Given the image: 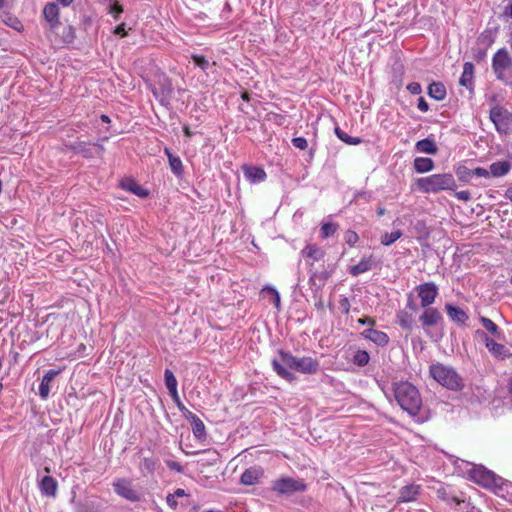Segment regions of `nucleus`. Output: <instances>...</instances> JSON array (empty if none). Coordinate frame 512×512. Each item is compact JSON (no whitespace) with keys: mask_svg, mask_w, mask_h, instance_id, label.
Instances as JSON below:
<instances>
[{"mask_svg":"<svg viewBox=\"0 0 512 512\" xmlns=\"http://www.w3.org/2000/svg\"><path fill=\"white\" fill-rule=\"evenodd\" d=\"M423 308L430 307L438 296V287L433 282H425L415 287Z\"/></svg>","mask_w":512,"mask_h":512,"instance_id":"nucleus-9","label":"nucleus"},{"mask_svg":"<svg viewBox=\"0 0 512 512\" xmlns=\"http://www.w3.org/2000/svg\"><path fill=\"white\" fill-rule=\"evenodd\" d=\"M415 149L418 152L425 154H436L438 152V147L435 141L431 138L419 140L415 145Z\"/></svg>","mask_w":512,"mask_h":512,"instance_id":"nucleus-26","label":"nucleus"},{"mask_svg":"<svg viewBox=\"0 0 512 512\" xmlns=\"http://www.w3.org/2000/svg\"><path fill=\"white\" fill-rule=\"evenodd\" d=\"M344 240L349 246L352 247L358 242L359 236L355 231L348 230L344 234Z\"/></svg>","mask_w":512,"mask_h":512,"instance_id":"nucleus-42","label":"nucleus"},{"mask_svg":"<svg viewBox=\"0 0 512 512\" xmlns=\"http://www.w3.org/2000/svg\"><path fill=\"white\" fill-rule=\"evenodd\" d=\"M417 186L423 193H438L444 190H454L457 185L451 173H440L419 178Z\"/></svg>","mask_w":512,"mask_h":512,"instance_id":"nucleus-4","label":"nucleus"},{"mask_svg":"<svg viewBox=\"0 0 512 512\" xmlns=\"http://www.w3.org/2000/svg\"><path fill=\"white\" fill-rule=\"evenodd\" d=\"M244 175L252 183L262 182L266 179V172L260 167H245Z\"/></svg>","mask_w":512,"mask_h":512,"instance_id":"nucleus-25","label":"nucleus"},{"mask_svg":"<svg viewBox=\"0 0 512 512\" xmlns=\"http://www.w3.org/2000/svg\"><path fill=\"white\" fill-rule=\"evenodd\" d=\"M120 186L138 197L144 198L148 196V191L141 187L136 181L133 179L127 178L120 182Z\"/></svg>","mask_w":512,"mask_h":512,"instance_id":"nucleus-22","label":"nucleus"},{"mask_svg":"<svg viewBox=\"0 0 512 512\" xmlns=\"http://www.w3.org/2000/svg\"><path fill=\"white\" fill-rule=\"evenodd\" d=\"M292 144L294 147L305 150L308 147V142L304 137H295L292 139Z\"/></svg>","mask_w":512,"mask_h":512,"instance_id":"nucleus-47","label":"nucleus"},{"mask_svg":"<svg viewBox=\"0 0 512 512\" xmlns=\"http://www.w3.org/2000/svg\"><path fill=\"white\" fill-rule=\"evenodd\" d=\"M455 196L458 200L467 202L471 199V194L468 190H462L455 193Z\"/></svg>","mask_w":512,"mask_h":512,"instance_id":"nucleus-49","label":"nucleus"},{"mask_svg":"<svg viewBox=\"0 0 512 512\" xmlns=\"http://www.w3.org/2000/svg\"><path fill=\"white\" fill-rule=\"evenodd\" d=\"M301 256L305 259L306 264L312 267L324 258L325 251L315 244H309L301 250Z\"/></svg>","mask_w":512,"mask_h":512,"instance_id":"nucleus-11","label":"nucleus"},{"mask_svg":"<svg viewBox=\"0 0 512 512\" xmlns=\"http://www.w3.org/2000/svg\"><path fill=\"white\" fill-rule=\"evenodd\" d=\"M43 16L51 30L59 26V7L56 3H47L43 9Z\"/></svg>","mask_w":512,"mask_h":512,"instance_id":"nucleus-15","label":"nucleus"},{"mask_svg":"<svg viewBox=\"0 0 512 512\" xmlns=\"http://www.w3.org/2000/svg\"><path fill=\"white\" fill-rule=\"evenodd\" d=\"M166 502L172 509H176L178 507L176 498H174L173 495L168 494L166 497Z\"/></svg>","mask_w":512,"mask_h":512,"instance_id":"nucleus-52","label":"nucleus"},{"mask_svg":"<svg viewBox=\"0 0 512 512\" xmlns=\"http://www.w3.org/2000/svg\"><path fill=\"white\" fill-rule=\"evenodd\" d=\"M506 195L509 198V200L512 202V189H508L506 192Z\"/></svg>","mask_w":512,"mask_h":512,"instance_id":"nucleus-61","label":"nucleus"},{"mask_svg":"<svg viewBox=\"0 0 512 512\" xmlns=\"http://www.w3.org/2000/svg\"><path fill=\"white\" fill-rule=\"evenodd\" d=\"M170 495H173L174 498H181V497H185L187 496V493L184 489L182 488H177L173 493H171Z\"/></svg>","mask_w":512,"mask_h":512,"instance_id":"nucleus-54","label":"nucleus"},{"mask_svg":"<svg viewBox=\"0 0 512 512\" xmlns=\"http://www.w3.org/2000/svg\"><path fill=\"white\" fill-rule=\"evenodd\" d=\"M492 69L498 80L512 85V58L506 48L499 49L493 55Z\"/></svg>","mask_w":512,"mask_h":512,"instance_id":"nucleus-5","label":"nucleus"},{"mask_svg":"<svg viewBox=\"0 0 512 512\" xmlns=\"http://www.w3.org/2000/svg\"><path fill=\"white\" fill-rule=\"evenodd\" d=\"M158 461L154 458L145 457L139 464V470L142 475H151L155 472Z\"/></svg>","mask_w":512,"mask_h":512,"instance_id":"nucleus-34","label":"nucleus"},{"mask_svg":"<svg viewBox=\"0 0 512 512\" xmlns=\"http://www.w3.org/2000/svg\"><path fill=\"white\" fill-rule=\"evenodd\" d=\"M490 120L493 122L499 134L512 132V113L501 106H495L490 110Z\"/></svg>","mask_w":512,"mask_h":512,"instance_id":"nucleus-7","label":"nucleus"},{"mask_svg":"<svg viewBox=\"0 0 512 512\" xmlns=\"http://www.w3.org/2000/svg\"><path fill=\"white\" fill-rule=\"evenodd\" d=\"M377 214L379 216H383L385 214V208L379 207L378 210H377Z\"/></svg>","mask_w":512,"mask_h":512,"instance_id":"nucleus-59","label":"nucleus"},{"mask_svg":"<svg viewBox=\"0 0 512 512\" xmlns=\"http://www.w3.org/2000/svg\"><path fill=\"white\" fill-rule=\"evenodd\" d=\"M471 478L475 482L486 486L491 483L492 475L489 471L473 470L471 472Z\"/></svg>","mask_w":512,"mask_h":512,"instance_id":"nucleus-35","label":"nucleus"},{"mask_svg":"<svg viewBox=\"0 0 512 512\" xmlns=\"http://www.w3.org/2000/svg\"><path fill=\"white\" fill-rule=\"evenodd\" d=\"M108 12L112 14L115 19H118L119 15L123 12V9L122 6L118 3V1L115 0L110 4Z\"/></svg>","mask_w":512,"mask_h":512,"instance_id":"nucleus-43","label":"nucleus"},{"mask_svg":"<svg viewBox=\"0 0 512 512\" xmlns=\"http://www.w3.org/2000/svg\"><path fill=\"white\" fill-rule=\"evenodd\" d=\"M114 492L121 498L130 502H139L143 494L128 478H115L112 483Z\"/></svg>","mask_w":512,"mask_h":512,"instance_id":"nucleus-6","label":"nucleus"},{"mask_svg":"<svg viewBox=\"0 0 512 512\" xmlns=\"http://www.w3.org/2000/svg\"><path fill=\"white\" fill-rule=\"evenodd\" d=\"M242 98H243V100H248V99H249L248 94H247V93H244V94L242 95Z\"/></svg>","mask_w":512,"mask_h":512,"instance_id":"nucleus-64","label":"nucleus"},{"mask_svg":"<svg viewBox=\"0 0 512 512\" xmlns=\"http://www.w3.org/2000/svg\"><path fill=\"white\" fill-rule=\"evenodd\" d=\"M441 313L432 307L424 308L423 313L419 317L420 322L424 327H432L438 325L442 321Z\"/></svg>","mask_w":512,"mask_h":512,"instance_id":"nucleus-13","label":"nucleus"},{"mask_svg":"<svg viewBox=\"0 0 512 512\" xmlns=\"http://www.w3.org/2000/svg\"><path fill=\"white\" fill-rule=\"evenodd\" d=\"M417 107L421 112H427L429 110V105L423 97L418 99Z\"/></svg>","mask_w":512,"mask_h":512,"instance_id":"nucleus-50","label":"nucleus"},{"mask_svg":"<svg viewBox=\"0 0 512 512\" xmlns=\"http://www.w3.org/2000/svg\"><path fill=\"white\" fill-rule=\"evenodd\" d=\"M38 486H39V489H40V492L42 495L49 497V498L56 497L57 490H58V483H57L56 479H54L53 477H51L49 475L44 476L39 481Z\"/></svg>","mask_w":512,"mask_h":512,"instance_id":"nucleus-16","label":"nucleus"},{"mask_svg":"<svg viewBox=\"0 0 512 512\" xmlns=\"http://www.w3.org/2000/svg\"><path fill=\"white\" fill-rule=\"evenodd\" d=\"M184 132H185V134H186L187 136H190V135H191V133H190V131H189L188 127H185V128H184Z\"/></svg>","mask_w":512,"mask_h":512,"instance_id":"nucleus-63","label":"nucleus"},{"mask_svg":"<svg viewBox=\"0 0 512 512\" xmlns=\"http://www.w3.org/2000/svg\"><path fill=\"white\" fill-rule=\"evenodd\" d=\"M281 362L276 359L272 360V367L278 376L293 382L296 376L293 372L289 371L286 367L293 369L302 374H316L320 369V363L317 359L310 356L296 357L290 352L280 351Z\"/></svg>","mask_w":512,"mask_h":512,"instance_id":"nucleus-1","label":"nucleus"},{"mask_svg":"<svg viewBox=\"0 0 512 512\" xmlns=\"http://www.w3.org/2000/svg\"><path fill=\"white\" fill-rule=\"evenodd\" d=\"M468 174L474 175V176H477V177H484V178H489L491 176L490 169L487 170V169L482 168V167H477L474 170L468 172Z\"/></svg>","mask_w":512,"mask_h":512,"instance_id":"nucleus-46","label":"nucleus"},{"mask_svg":"<svg viewBox=\"0 0 512 512\" xmlns=\"http://www.w3.org/2000/svg\"><path fill=\"white\" fill-rule=\"evenodd\" d=\"M504 15L512 19V0H509L508 4L505 6Z\"/></svg>","mask_w":512,"mask_h":512,"instance_id":"nucleus-55","label":"nucleus"},{"mask_svg":"<svg viewBox=\"0 0 512 512\" xmlns=\"http://www.w3.org/2000/svg\"><path fill=\"white\" fill-rule=\"evenodd\" d=\"M188 413H189L188 418L191 420L192 431H193L194 436L199 440L205 439L206 430H205V425H204L203 421L200 418H198L195 414H193L191 412H188Z\"/></svg>","mask_w":512,"mask_h":512,"instance_id":"nucleus-24","label":"nucleus"},{"mask_svg":"<svg viewBox=\"0 0 512 512\" xmlns=\"http://www.w3.org/2000/svg\"><path fill=\"white\" fill-rule=\"evenodd\" d=\"M114 34L119 35L121 37H124L127 35V32L125 30V24H120L114 29Z\"/></svg>","mask_w":512,"mask_h":512,"instance_id":"nucleus-53","label":"nucleus"},{"mask_svg":"<svg viewBox=\"0 0 512 512\" xmlns=\"http://www.w3.org/2000/svg\"><path fill=\"white\" fill-rule=\"evenodd\" d=\"M407 90L414 95H418L422 92L421 85L417 82H411L407 85Z\"/></svg>","mask_w":512,"mask_h":512,"instance_id":"nucleus-48","label":"nucleus"},{"mask_svg":"<svg viewBox=\"0 0 512 512\" xmlns=\"http://www.w3.org/2000/svg\"><path fill=\"white\" fill-rule=\"evenodd\" d=\"M393 394L403 410L411 416L418 414L422 405V398L414 385L406 381L394 383Z\"/></svg>","mask_w":512,"mask_h":512,"instance_id":"nucleus-2","label":"nucleus"},{"mask_svg":"<svg viewBox=\"0 0 512 512\" xmlns=\"http://www.w3.org/2000/svg\"><path fill=\"white\" fill-rule=\"evenodd\" d=\"M61 373V370H49L47 371L39 385V395L42 399H47L50 393V383L53 379Z\"/></svg>","mask_w":512,"mask_h":512,"instance_id":"nucleus-20","label":"nucleus"},{"mask_svg":"<svg viewBox=\"0 0 512 512\" xmlns=\"http://www.w3.org/2000/svg\"><path fill=\"white\" fill-rule=\"evenodd\" d=\"M480 321L483 327L488 330L490 333L496 335L498 334V326L489 318L481 317Z\"/></svg>","mask_w":512,"mask_h":512,"instance_id":"nucleus-41","label":"nucleus"},{"mask_svg":"<svg viewBox=\"0 0 512 512\" xmlns=\"http://www.w3.org/2000/svg\"><path fill=\"white\" fill-rule=\"evenodd\" d=\"M70 503L73 505L74 512H100L102 504L96 498H86L83 501L76 500V492L72 490Z\"/></svg>","mask_w":512,"mask_h":512,"instance_id":"nucleus-10","label":"nucleus"},{"mask_svg":"<svg viewBox=\"0 0 512 512\" xmlns=\"http://www.w3.org/2000/svg\"><path fill=\"white\" fill-rule=\"evenodd\" d=\"M329 275L326 272H312L310 270V277L309 282L311 286H318V288L324 286L326 280L328 279Z\"/></svg>","mask_w":512,"mask_h":512,"instance_id":"nucleus-36","label":"nucleus"},{"mask_svg":"<svg viewBox=\"0 0 512 512\" xmlns=\"http://www.w3.org/2000/svg\"><path fill=\"white\" fill-rule=\"evenodd\" d=\"M358 323L361 325L368 324L370 326H373L375 324V320L373 318H360L358 319Z\"/></svg>","mask_w":512,"mask_h":512,"instance_id":"nucleus-56","label":"nucleus"},{"mask_svg":"<svg viewBox=\"0 0 512 512\" xmlns=\"http://www.w3.org/2000/svg\"><path fill=\"white\" fill-rule=\"evenodd\" d=\"M445 311L448 317L457 325H465L469 319L468 314L460 307L453 304L447 303L445 305Z\"/></svg>","mask_w":512,"mask_h":512,"instance_id":"nucleus-17","label":"nucleus"},{"mask_svg":"<svg viewBox=\"0 0 512 512\" xmlns=\"http://www.w3.org/2000/svg\"><path fill=\"white\" fill-rule=\"evenodd\" d=\"M337 230V225L334 223H324L321 226V236L322 238H328L332 236Z\"/></svg>","mask_w":512,"mask_h":512,"instance_id":"nucleus-40","label":"nucleus"},{"mask_svg":"<svg viewBox=\"0 0 512 512\" xmlns=\"http://www.w3.org/2000/svg\"><path fill=\"white\" fill-rule=\"evenodd\" d=\"M262 292H268L272 295L273 297V303L274 305L276 306V308H279L280 307V295L278 293V291L273 288V287H265Z\"/></svg>","mask_w":512,"mask_h":512,"instance_id":"nucleus-44","label":"nucleus"},{"mask_svg":"<svg viewBox=\"0 0 512 512\" xmlns=\"http://www.w3.org/2000/svg\"><path fill=\"white\" fill-rule=\"evenodd\" d=\"M473 74H474V66L470 62H466L463 65V72L460 77V84L466 88L472 87L473 82Z\"/></svg>","mask_w":512,"mask_h":512,"instance_id":"nucleus-29","label":"nucleus"},{"mask_svg":"<svg viewBox=\"0 0 512 512\" xmlns=\"http://www.w3.org/2000/svg\"><path fill=\"white\" fill-rule=\"evenodd\" d=\"M64 7L69 6L73 0H58Z\"/></svg>","mask_w":512,"mask_h":512,"instance_id":"nucleus-57","label":"nucleus"},{"mask_svg":"<svg viewBox=\"0 0 512 512\" xmlns=\"http://www.w3.org/2000/svg\"><path fill=\"white\" fill-rule=\"evenodd\" d=\"M166 464L173 471L182 472V470H183L181 464L176 461L169 460L166 462Z\"/></svg>","mask_w":512,"mask_h":512,"instance_id":"nucleus-51","label":"nucleus"},{"mask_svg":"<svg viewBox=\"0 0 512 512\" xmlns=\"http://www.w3.org/2000/svg\"><path fill=\"white\" fill-rule=\"evenodd\" d=\"M429 373L436 382L449 390L458 391L464 386L461 376L450 366L441 363L432 364Z\"/></svg>","mask_w":512,"mask_h":512,"instance_id":"nucleus-3","label":"nucleus"},{"mask_svg":"<svg viewBox=\"0 0 512 512\" xmlns=\"http://www.w3.org/2000/svg\"><path fill=\"white\" fill-rule=\"evenodd\" d=\"M407 307H409L411 310H416V305L412 300H409L407 303Z\"/></svg>","mask_w":512,"mask_h":512,"instance_id":"nucleus-58","label":"nucleus"},{"mask_svg":"<svg viewBox=\"0 0 512 512\" xmlns=\"http://www.w3.org/2000/svg\"><path fill=\"white\" fill-rule=\"evenodd\" d=\"M164 152L168 157L169 165L172 172L176 176H181L183 173V165L181 159L177 156H174L169 148H165Z\"/></svg>","mask_w":512,"mask_h":512,"instance_id":"nucleus-31","label":"nucleus"},{"mask_svg":"<svg viewBox=\"0 0 512 512\" xmlns=\"http://www.w3.org/2000/svg\"><path fill=\"white\" fill-rule=\"evenodd\" d=\"M164 380L165 385L169 391L171 397L177 402L178 407L181 411L186 410L184 406L179 402V396L177 392V379L174 376L173 372L169 369H166L164 372Z\"/></svg>","mask_w":512,"mask_h":512,"instance_id":"nucleus-18","label":"nucleus"},{"mask_svg":"<svg viewBox=\"0 0 512 512\" xmlns=\"http://www.w3.org/2000/svg\"><path fill=\"white\" fill-rule=\"evenodd\" d=\"M361 335L378 346H386L389 342V336L385 332L373 328L365 329Z\"/></svg>","mask_w":512,"mask_h":512,"instance_id":"nucleus-19","label":"nucleus"},{"mask_svg":"<svg viewBox=\"0 0 512 512\" xmlns=\"http://www.w3.org/2000/svg\"><path fill=\"white\" fill-rule=\"evenodd\" d=\"M307 488L306 484L301 479H294L291 477H281L275 480L272 484V490L281 495H289L295 492H303Z\"/></svg>","mask_w":512,"mask_h":512,"instance_id":"nucleus-8","label":"nucleus"},{"mask_svg":"<svg viewBox=\"0 0 512 512\" xmlns=\"http://www.w3.org/2000/svg\"><path fill=\"white\" fill-rule=\"evenodd\" d=\"M335 134L337 135V137L340 140H342L343 142H345L346 144H349V145H358L362 142V140L360 138L349 136L347 133L342 131L339 127L335 128Z\"/></svg>","mask_w":512,"mask_h":512,"instance_id":"nucleus-37","label":"nucleus"},{"mask_svg":"<svg viewBox=\"0 0 512 512\" xmlns=\"http://www.w3.org/2000/svg\"><path fill=\"white\" fill-rule=\"evenodd\" d=\"M402 232L400 230L393 231L391 233H384L381 236V244L384 246H389L401 238Z\"/></svg>","mask_w":512,"mask_h":512,"instance_id":"nucleus-38","label":"nucleus"},{"mask_svg":"<svg viewBox=\"0 0 512 512\" xmlns=\"http://www.w3.org/2000/svg\"><path fill=\"white\" fill-rule=\"evenodd\" d=\"M413 166L417 173H427L433 170L434 162L431 158L417 157L414 159Z\"/></svg>","mask_w":512,"mask_h":512,"instance_id":"nucleus-28","label":"nucleus"},{"mask_svg":"<svg viewBox=\"0 0 512 512\" xmlns=\"http://www.w3.org/2000/svg\"><path fill=\"white\" fill-rule=\"evenodd\" d=\"M484 336L485 346L489 350V352L498 359H506L510 356V352L506 346L503 344L495 342L493 339L489 338L485 333L481 332Z\"/></svg>","mask_w":512,"mask_h":512,"instance_id":"nucleus-12","label":"nucleus"},{"mask_svg":"<svg viewBox=\"0 0 512 512\" xmlns=\"http://www.w3.org/2000/svg\"><path fill=\"white\" fill-rule=\"evenodd\" d=\"M370 360L369 354L365 350H358L353 356L354 364L358 366H365Z\"/></svg>","mask_w":512,"mask_h":512,"instance_id":"nucleus-39","label":"nucleus"},{"mask_svg":"<svg viewBox=\"0 0 512 512\" xmlns=\"http://www.w3.org/2000/svg\"><path fill=\"white\" fill-rule=\"evenodd\" d=\"M152 91L154 96L159 99L162 105L167 106L169 104L172 94V87L169 83L167 85H162L161 88L154 87Z\"/></svg>","mask_w":512,"mask_h":512,"instance_id":"nucleus-27","label":"nucleus"},{"mask_svg":"<svg viewBox=\"0 0 512 512\" xmlns=\"http://www.w3.org/2000/svg\"><path fill=\"white\" fill-rule=\"evenodd\" d=\"M263 476V469L260 467H250L246 469L241 475V483L244 485H254L258 483L259 479Z\"/></svg>","mask_w":512,"mask_h":512,"instance_id":"nucleus-21","label":"nucleus"},{"mask_svg":"<svg viewBox=\"0 0 512 512\" xmlns=\"http://www.w3.org/2000/svg\"><path fill=\"white\" fill-rule=\"evenodd\" d=\"M101 120L105 123H109L110 122V118L107 116V115H101Z\"/></svg>","mask_w":512,"mask_h":512,"instance_id":"nucleus-60","label":"nucleus"},{"mask_svg":"<svg viewBox=\"0 0 512 512\" xmlns=\"http://www.w3.org/2000/svg\"><path fill=\"white\" fill-rule=\"evenodd\" d=\"M397 320L401 328L411 331L414 328L415 320L413 316L405 310L397 313Z\"/></svg>","mask_w":512,"mask_h":512,"instance_id":"nucleus-33","label":"nucleus"},{"mask_svg":"<svg viewBox=\"0 0 512 512\" xmlns=\"http://www.w3.org/2000/svg\"><path fill=\"white\" fill-rule=\"evenodd\" d=\"M376 265V261L373 255L363 257L358 264L352 265L348 268V271L353 276H359L365 272L370 271Z\"/></svg>","mask_w":512,"mask_h":512,"instance_id":"nucleus-14","label":"nucleus"},{"mask_svg":"<svg viewBox=\"0 0 512 512\" xmlns=\"http://www.w3.org/2000/svg\"><path fill=\"white\" fill-rule=\"evenodd\" d=\"M509 392L511 393L512 395V378L510 379L509 381Z\"/></svg>","mask_w":512,"mask_h":512,"instance_id":"nucleus-62","label":"nucleus"},{"mask_svg":"<svg viewBox=\"0 0 512 512\" xmlns=\"http://www.w3.org/2000/svg\"><path fill=\"white\" fill-rule=\"evenodd\" d=\"M419 493V486L407 485L400 490L399 501L410 502L413 501Z\"/></svg>","mask_w":512,"mask_h":512,"instance_id":"nucleus-32","label":"nucleus"},{"mask_svg":"<svg viewBox=\"0 0 512 512\" xmlns=\"http://www.w3.org/2000/svg\"><path fill=\"white\" fill-rule=\"evenodd\" d=\"M512 164L508 160L493 162L490 165V174L493 177H502L509 173Z\"/></svg>","mask_w":512,"mask_h":512,"instance_id":"nucleus-23","label":"nucleus"},{"mask_svg":"<svg viewBox=\"0 0 512 512\" xmlns=\"http://www.w3.org/2000/svg\"><path fill=\"white\" fill-rule=\"evenodd\" d=\"M193 61L195 65L200 67L202 70H206L209 67V61L203 56L194 55Z\"/></svg>","mask_w":512,"mask_h":512,"instance_id":"nucleus-45","label":"nucleus"},{"mask_svg":"<svg viewBox=\"0 0 512 512\" xmlns=\"http://www.w3.org/2000/svg\"><path fill=\"white\" fill-rule=\"evenodd\" d=\"M446 94V88L441 82H433L428 87V95L437 101L443 100Z\"/></svg>","mask_w":512,"mask_h":512,"instance_id":"nucleus-30","label":"nucleus"}]
</instances>
